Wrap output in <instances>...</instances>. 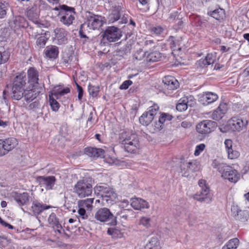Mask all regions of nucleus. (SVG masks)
I'll use <instances>...</instances> for the list:
<instances>
[{
    "label": "nucleus",
    "instance_id": "1",
    "mask_svg": "<svg viewBox=\"0 0 249 249\" xmlns=\"http://www.w3.org/2000/svg\"><path fill=\"white\" fill-rule=\"evenodd\" d=\"M120 142L128 153H135L139 148V141L137 135L130 132H123L120 134Z\"/></svg>",
    "mask_w": 249,
    "mask_h": 249
},
{
    "label": "nucleus",
    "instance_id": "2",
    "mask_svg": "<svg viewBox=\"0 0 249 249\" xmlns=\"http://www.w3.org/2000/svg\"><path fill=\"white\" fill-rule=\"evenodd\" d=\"M212 165L213 168L217 169L223 178L228 179L231 182L236 183L240 178V174L237 171L225 163L220 162L218 160H214Z\"/></svg>",
    "mask_w": 249,
    "mask_h": 249
},
{
    "label": "nucleus",
    "instance_id": "3",
    "mask_svg": "<svg viewBox=\"0 0 249 249\" xmlns=\"http://www.w3.org/2000/svg\"><path fill=\"white\" fill-rule=\"evenodd\" d=\"M86 22L81 25L79 31V35L81 37L86 38L84 30L86 27H89V29L96 30L101 28L105 23V18L99 15L88 12L86 15Z\"/></svg>",
    "mask_w": 249,
    "mask_h": 249
},
{
    "label": "nucleus",
    "instance_id": "4",
    "mask_svg": "<svg viewBox=\"0 0 249 249\" xmlns=\"http://www.w3.org/2000/svg\"><path fill=\"white\" fill-rule=\"evenodd\" d=\"M248 124L246 119L234 117L229 120L226 124L220 128L223 133L229 132H239L245 130Z\"/></svg>",
    "mask_w": 249,
    "mask_h": 249
},
{
    "label": "nucleus",
    "instance_id": "5",
    "mask_svg": "<svg viewBox=\"0 0 249 249\" xmlns=\"http://www.w3.org/2000/svg\"><path fill=\"white\" fill-rule=\"evenodd\" d=\"M26 80V74L24 72L18 73L14 78L12 88V98L13 99L19 100L23 97Z\"/></svg>",
    "mask_w": 249,
    "mask_h": 249
},
{
    "label": "nucleus",
    "instance_id": "6",
    "mask_svg": "<svg viewBox=\"0 0 249 249\" xmlns=\"http://www.w3.org/2000/svg\"><path fill=\"white\" fill-rule=\"evenodd\" d=\"M54 9L59 10L58 16L60 21L63 24L69 26L73 23L75 16L74 8L63 4L59 5V7H55Z\"/></svg>",
    "mask_w": 249,
    "mask_h": 249
},
{
    "label": "nucleus",
    "instance_id": "7",
    "mask_svg": "<svg viewBox=\"0 0 249 249\" xmlns=\"http://www.w3.org/2000/svg\"><path fill=\"white\" fill-rule=\"evenodd\" d=\"M92 188L91 183L85 178L78 180L74 185L73 192L79 198H84L91 196L92 193Z\"/></svg>",
    "mask_w": 249,
    "mask_h": 249
},
{
    "label": "nucleus",
    "instance_id": "8",
    "mask_svg": "<svg viewBox=\"0 0 249 249\" xmlns=\"http://www.w3.org/2000/svg\"><path fill=\"white\" fill-rule=\"evenodd\" d=\"M102 42H112L118 41L122 36L120 29L114 26L108 27L102 34Z\"/></svg>",
    "mask_w": 249,
    "mask_h": 249
},
{
    "label": "nucleus",
    "instance_id": "9",
    "mask_svg": "<svg viewBox=\"0 0 249 249\" xmlns=\"http://www.w3.org/2000/svg\"><path fill=\"white\" fill-rule=\"evenodd\" d=\"M179 168V172L181 175L185 177H188L191 174L199 170V163L196 160L184 161L180 163Z\"/></svg>",
    "mask_w": 249,
    "mask_h": 249
},
{
    "label": "nucleus",
    "instance_id": "10",
    "mask_svg": "<svg viewBox=\"0 0 249 249\" xmlns=\"http://www.w3.org/2000/svg\"><path fill=\"white\" fill-rule=\"evenodd\" d=\"M159 109V107L156 104L149 107L148 111L143 113L140 117L139 121L140 123L146 126L149 124L158 114Z\"/></svg>",
    "mask_w": 249,
    "mask_h": 249
},
{
    "label": "nucleus",
    "instance_id": "11",
    "mask_svg": "<svg viewBox=\"0 0 249 249\" xmlns=\"http://www.w3.org/2000/svg\"><path fill=\"white\" fill-rule=\"evenodd\" d=\"M216 125V123L210 120H204L196 125V130L199 134H207L213 131Z\"/></svg>",
    "mask_w": 249,
    "mask_h": 249
},
{
    "label": "nucleus",
    "instance_id": "12",
    "mask_svg": "<svg viewBox=\"0 0 249 249\" xmlns=\"http://www.w3.org/2000/svg\"><path fill=\"white\" fill-rule=\"evenodd\" d=\"M94 218L101 222L112 220L114 216L110 210L107 208L99 209L94 214Z\"/></svg>",
    "mask_w": 249,
    "mask_h": 249
},
{
    "label": "nucleus",
    "instance_id": "13",
    "mask_svg": "<svg viewBox=\"0 0 249 249\" xmlns=\"http://www.w3.org/2000/svg\"><path fill=\"white\" fill-rule=\"evenodd\" d=\"M36 179L39 184L44 186L47 190L52 189L56 181V178L54 176H38Z\"/></svg>",
    "mask_w": 249,
    "mask_h": 249
},
{
    "label": "nucleus",
    "instance_id": "14",
    "mask_svg": "<svg viewBox=\"0 0 249 249\" xmlns=\"http://www.w3.org/2000/svg\"><path fill=\"white\" fill-rule=\"evenodd\" d=\"M195 104V101L193 97H184L178 101L176 108L179 111H183L187 109L188 106L192 107Z\"/></svg>",
    "mask_w": 249,
    "mask_h": 249
},
{
    "label": "nucleus",
    "instance_id": "15",
    "mask_svg": "<svg viewBox=\"0 0 249 249\" xmlns=\"http://www.w3.org/2000/svg\"><path fill=\"white\" fill-rule=\"evenodd\" d=\"M195 200L209 203L212 201V195L210 192L209 188H205L201 190L200 194H196L193 196Z\"/></svg>",
    "mask_w": 249,
    "mask_h": 249
},
{
    "label": "nucleus",
    "instance_id": "16",
    "mask_svg": "<svg viewBox=\"0 0 249 249\" xmlns=\"http://www.w3.org/2000/svg\"><path fill=\"white\" fill-rule=\"evenodd\" d=\"M48 221L50 226L53 228L56 232L60 234L64 232L61 224L54 213H52L50 215Z\"/></svg>",
    "mask_w": 249,
    "mask_h": 249
},
{
    "label": "nucleus",
    "instance_id": "17",
    "mask_svg": "<svg viewBox=\"0 0 249 249\" xmlns=\"http://www.w3.org/2000/svg\"><path fill=\"white\" fill-rule=\"evenodd\" d=\"M54 40L58 45L66 44L67 42V32L63 28H57L54 30Z\"/></svg>",
    "mask_w": 249,
    "mask_h": 249
},
{
    "label": "nucleus",
    "instance_id": "18",
    "mask_svg": "<svg viewBox=\"0 0 249 249\" xmlns=\"http://www.w3.org/2000/svg\"><path fill=\"white\" fill-rule=\"evenodd\" d=\"M218 98V95L214 92H205L200 95L199 102L203 105L206 106L215 102Z\"/></svg>",
    "mask_w": 249,
    "mask_h": 249
},
{
    "label": "nucleus",
    "instance_id": "19",
    "mask_svg": "<svg viewBox=\"0 0 249 249\" xmlns=\"http://www.w3.org/2000/svg\"><path fill=\"white\" fill-rule=\"evenodd\" d=\"M12 196L17 204L20 206L27 205L29 203V195L26 192L19 193L14 192L12 193Z\"/></svg>",
    "mask_w": 249,
    "mask_h": 249
},
{
    "label": "nucleus",
    "instance_id": "20",
    "mask_svg": "<svg viewBox=\"0 0 249 249\" xmlns=\"http://www.w3.org/2000/svg\"><path fill=\"white\" fill-rule=\"evenodd\" d=\"M227 104L225 103H221L218 107L213 112L212 118L216 121L221 120L227 112Z\"/></svg>",
    "mask_w": 249,
    "mask_h": 249
},
{
    "label": "nucleus",
    "instance_id": "21",
    "mask_svg": "<svg viewBox=\"0 0 249 249\" xmlns=\"http://www.w3.org/2000/svg\"><path fill=\"white\" fill-rule=\"evenodd\" d=\"M162 82L164 88L169 90H174L179 87V83L178 80L171 76L164 77Z\"/></svg>",
    "mask_w": 249,
    "mask_h": 249
},
{
    "label": "nucleus",
    "instance_id": "22",
    "mask_svg": "<svg viewBox=\"0 0 249 249\" xmlns=\"http://www.w3.org/2000/svg\"><path fill=\"white\" fill-rule=\"evenodd\" d=\"M9 24L11 28L15 30L20 27H25L27 25L25 18L21 16L14 18L10 20Z\"/></svg>",
    "mask_w": 249,
    "mask_h": 249
},
{
    "label": "nucleus",
    "instance_id": "23",
    "mask_svg": "<svg viewBox=\"0 0 249 249\" xmlns=\"http://www.w3.org/2000/svg\"><path fill=\"white\" fill-rule=\"evenodd\" d=\"M131 206L135 210H141L149 208V203L145 200L140 198H133L131 201Z\"/></svg>",
    "mask_w": 249,
    "mask_h": 249
},
{
    "label": "nucleus",
    "instance_id": "24",
    "mask_svg": "<svg viewBox=\"0 0 249 249\" xmlns=\"http://www.w3.org/2000/svg\"><path fill=\"white\" fill-rule=\"evenodd\" d=\"M28 82L32 85V88L36 87L38 84V72L34 68H30L28 70Z\"/></svg>",
    "mask_w": 249,
    "mask_h": 249
},
{
    "label": "nucleus",
    "instance_id": "25",
    "mask_svg": "<svg viewBox=\"0 0 249 249\" xmlns=\"http://www.w3.org/2000/svg\"><path fill=\"white\" fill-rule=\"evenodd\" d=\"M85 153L90 157H102L104 156L105 151L101 148L88 147L85 148Z\"/></svg>",
    "mask_w": 249,
    "mask_h": 249
},
{
    "label": "nucleus",
    "instance_id": "26",
    "mask_svg": "<svg viewBox=\"0 0 249 249\" xmlns=\"http://www.w3.org/2000/svg\"><path fill=\"white\" fill-rule=\"evenodd\" d=\"M44 53L46 57L50 59H55L59 54L58 48L56 46H48L46 47Z\"/></svg>",
    "mask_w": 249,
    "mask_h": 249
},
{
    "label": "nucleus",
    "instance_id": "27",
    "mask_svg": "<svg viewBox=\"0 0 249 249\" xmlns=\"http://www.w3.org/2000/svg\"><path fill=\"white\" fill-rule=\"evenodd\" d=\"M51 207H52L50 205L43 204L37 201H34L32 203L31 210L34 214H39L43 211L48 209Z\"/></svg>",
    "mask_w": 249,
    "mask_h": 249
},
{
    "label": "nucleus",
    "instance_id": "28",
    "mask_svg": "<svg viewBox=\"0 0 249 249\" xmlns=\"http://www.w3.org/2000/svg\"><path fill=\"white\" fill-rule=\"evenodd\" d=\"M70 92V89L69 88H62L61 86H56L50 92L53 94L56 99H59L61 97Z\"/></svg>",
    "mask_w": 249,
    "mask_h": 249
},
{
    "label": "nucleus",
    "instance_id": "29",
    "mask_svg": "<svg viewBox=\"0 0 249 249\" xmlns=\"http://www.w3.org/2000/svg\"><path fill=\"white\" fill-rule=\"evenodd\" d=\"M4 147L7 154L10 151L15 148L18 144V141L14 138H9L3 140Z\"/></svg>",
    "mask_w": 249,
    "mask_h": 249
},
{
    "label": "nucleus",
    "instance_id": "30",
    "mask_svg": "<svg viewBox=\"0 0 249 249\" xmlns=\"http://www.w3.org/2000/svg\"><path fill=\"white\" fill-rule=\"evenodd\" d=\"M121 7L119 6L115 7L107 17L108 21L110 23L119 20L121 16Z\"/></svg>",
    "mask_w": 249,
    "mask_h": 249
},
{
    "label": "nucleus",
    "instance_id": "31",
    "mask_svg": "<svg viewBox=\"0 0 249 249\" xmlns=\"http://www.w3.org/2000/svg\"><path fill=\"white\" fill-rule=\"evenodd\" d=\"M39 92L36 90L35 87H34L31 89H27L24 90L23 96L27 102H30L36 98Z\"/></svg>",
    "mask_w": 249,
    "mask_h": 249
},
{
    "label": "nucleus",
    "instance_id": "32",
    "mask_svg": "<svg viewBox=\"0 0 249 249\" xmlns=\"http://www.w3.org/2000/svg\"><path fill=\"white\" fill-rule=\"evenodd\" d=\"M215 60V56L212 53L208 54L204 59H201L198 61V65L202 68L213 64Z\"/></svg>",
    "mask_w": 249,
    "mask_h": 249
},
{
    "label": "nucleus",
    "instance_id": "33",
    "mask_svg": "<svg viewBox=\"0 0 249 249\" xmlns=\"http://www.w3.org/2000/svg\"><path fill=\"white\" fill-rule=\"evenodd\" d=\"M168 41L170 44V47L172 51L174 52L181 50V40L179 39H175L173 36H170Z\"/></svg>",
    "mask_w": 249,
    "mask_h": 249
},
{
    "label": "nucleus",
    "instance_id": "34",
    "mask_svg": "<svg viewBox=\"0 0 249 249\" xmlns=\"http://www.w3.org/2000/svg\"><path fill=\"white\" fill-rule=\"evenodd\" d=\"M146 249H160V241L158 237H153L146 245Z\"/></svg>",
    "mask_w": 249,
    "mask_h": 249
},
{
    "label": "nucleus",
    "instance_id": "35",
    "mask_svg": "<svg viewBox=\"0 0 249 249\" xmlns=\"http://www.w3.org/2000/svg\"><path fill=\"white\" fill-rule=\"evenodd\" d=\"M93 198L80 200L78 201V206L86 209L88 211H91L93 208Z\"/></svg>",
    "mask_w": 249,
    "mask_h": 249
},
{
    "label": "nucleus",
    "instance_id": "36",
    "mask_svg": "<svg viewBox=\"0 0 249 249\" xmlns=\"http://www.w3.org/2000/svg\"><path fill=\"white\" fill-rule=\"evenodd\" d=\"M161 54L159 52L155 51L149 53L146 57L147 62H156L160 60Z\"/></svg>",
    "mask_w": 249,
    "mask_h": 249
},
{
    "label": "nucleus",
    "instance_id": "37",
    "mask_svg": "<svg viewBox=\"0 0 249 249\" xmlns=\"http://www.w3.org/2000/svg\"><path fill=\"white\" fill-rule=\"evenodd\" d=\"M49 98L50 105L52 109L54 111H57L60 107L59 103L56 101L57 99L50 92L49 93Z\"/></svg>",
    "mask_w": 249,
    "mask_h": 249
},
{
    "label": "nucleus",
    "instance_id": "38",
    "mask_svg": "<svg viewBox=\"0 0 249 249\" xmlns=\"http://www.w3.org/2000/svg\"><path fill=\"white\" fill-rule=\"evenodd\" d=\"M239 242V239L237 238L231 239L223 247L222 249H236Z\"/></svg>",
    "mask_w": 249,
    "mask_h": 249
},
{
    "label": "nucleus",
    "instance_id": "39",
    "mask_svg": "<svg viewBox=\"0 0 249 249\" xmlns=\"http://www.w3.org/2000/svg\"><path fill=\"white\" fill-rule=\"evenodd\" d=\"M210 15L216 19L220 20L225 17V11L222 8H218L210 12Z\"/></svg>",
    "mask_w": 249,
    "mask_h": 249
},
{
    "label": "nucleus",
    "instance_id": "40",
    "mask_svg": "<svg viewBox=\"0 0 249 249\" xmlns=\"http://www.w3.org/2000/svg\"><path fill=\"white\" fill-rule=\"evenodd\" d=\"M108 186H107L106 184H100L96 185L94 189L95 193L103 197L104 196V194L108 190Z\"/></svg>",
    "mask_w": 249,
    "mask_h": 249
},
{
    "label": "nucleus",
    "instance_id": "41",
    "mask_svg": "<svg viewBox=\"0 0 249 249\" xmlns=\"http://www.w3.org/2000/svg\"><path fill=\"white\" fill-rule=\"evenodd\" d=\"M108 186H107L106 184H100L96 185L94 189L95 193L103 197L104 196V194L108 190Z\"/></svg>",
    "mask_w": 249,
    "mask_h": 249
},
{
    "label": "nucleus",
    "instance_id": "42",
    "mask_svg": "<svg viewBox=\"0 0 249 249\" xmlns=\"http://www.w3.org/2000/svg\"><path fill=\"white\" fill-rule=\"evenodd\" d=\"M139 224L148 229L151 227V219L148 217H142L140 220Z\"/></svg>",
    "mask_w": 249,
    "mask_h": 249
},
{
    "label": "nucleus",
    "instance_id": "43",
    "mask_svg": "<svg viewBox=\"0 0 249 249\" xmlns=\"http://www.w3.org/2000/svg\"><path fill=\"white\" fill-rule=\"evenodd\" d=\"M249 218V213L247 211H242L240 212L236 220L240 221L242 222H245L248 220Z\"/></svg>",
    "mask_w": 249,
    "mask_h": 249
},
{
    "label": "nucleus",
    "instance_id": "44",
    "mask_svg": "<svg viewBox=\"0 0 249 249\" xmlns=\"http://www.w3.org/2000/svg\"><path fill=\"white\" fill-rule=\"evenodd\" d=\"M117 197L116 194H112L111 195L103 197L102 199L104 202H106L107 204H112L115 202Z\"/></svg>",
    "mask_w": 249,
    "mask_h": 249
},
{
    "label": "nucleus",
    "instance_id": "45",
    "mask_svg": "<svg viewBox=\"0 0 249 249\" xmlns=\"http://www.w3.org/2000/svg\"><path fill=\"white\" fill-rule=\"evenodd\" d=\"M10 57V53L8 51H0V64H4L6 62Z\"/></svg>",
    "mask_w": 249,
    "mask_h": 249
},
{
    "label": "nucleus",
    "instance_id": "46",
    "mask_svg": "<svg viewBox=\"0 0 249 249\" xmlns=\"http://www.w3.org/2000/svg\"><path fill=\"white\" fill-rule=\"evenodd\" d=\"M88 91L90 95L93 97H96L99 92V88L89 84Z\"/></svg>",
    "mask_w": 249,
    "mask_h": 249
},
{
    "label": "nucleus",
    "instance_id": "47",
    "mask_svg": "<svg viewBox=\"0 0 249 249\" xmlns=\"http://www.w3.org/2000/svg\"><path fill=\"white\" fill-rule=\"evenodd\" d=\"M7 5V3L0 2V18H2L6 16Z\"/></svg>",
    "mask_w": 249,
    "mask_h": 249
},
{
    "label": "nucleus",
    "instance_id": "48",
    "mask_svg": "<svg viewBox=\"0 0 249 249\" xmlns=\"http://www.w3.org/2000/svg\"><path fill=\"white\" fill-rule=\"evenodd\" d=\"M172 116L167 113H163L161 114V115L159 118V122H160L162 124H163V123L167 121H170L172 120Z\"/></svg>",
    "mask_w": 249,
    "mask_h": 249
},
{
    "label": "nucleus",
    "instance_id": "49",
    "mask_svg": "<svg viewBox=\"0 0 249 249\" xmlns=\"http://www.w3.org/2000/svg\"><path fill=\"white\" fill-rule=\"evenodd\" d=\"M162 124L160 122H159V120H158V122L155 121L154 124H152V128L151 129V131L152 133L159 131L162 128Z\"/></svg>",
    "mask_w": 249,
    "mask_h": 249
},
{
    "label": "nucleus",
    "instance_id": "50",
    "mask_svg": "<svg viewBox=\"0 0 249 249\" xmlns=\"http://www.w3.org/2000/svg\"><path fill=\"white\" fill-rule=\"evenodd\" d=\"M205 147L206 145L204 143H200L196 145L194 152V155L195 156H199L200 154V153L204 151Z\"/></svg>",
    "mask_w": 249,
    "mask_h": 249
},
{
    "label": "nucleus",
    "instance_id": "51",
    "mask_svg": "<svg viewBox=\"0 0 249 249\" xmlns=\"http://www.w3.org/2000/svg\"><path fill=\"white\" fill-rule=\"evenodd\" d=\"M47 38L45 36L39 37L36 40V44L39 47H43L46 43Z\"/></svg>",
    "mask_w": 249,
    "mask_h": 249
},
{
    "label": "nucleus",
    "instance_id": "52",
    "mask_svg": "<svg viewBox=\"0 0 249 249\" xmlns=\"http://www.w3.org/2000/svg\"><path fill=\"white\" fill-rule=\"evenodd\" d=\"M228 155V158L230 159H235L237 158L239 155V153L233 149L229 150L227 152Z\"/></svg>",
    "mask_w": 249,
    "mask_h": 249
},
{
    "label": "nucleus",
    "instance_id": "53",
    "mask_svg": "<svg viewBox=\"0 0 249 249\" xmlns=\"http://www.w3.org/2000/svg\"><path fill=\"white\" fill-rule=\"evenodd\" d=\"M145 54V52L140 50L135 53L134 58L137 60H142L144 58Z\"/></svg>",
    "mask_w": 249,
    "mask_h": 249
},
{
    "label": "nucleus",
    "instance_id": "54",
    "mask_svg": "<svg viewBox=\"0 0 249 249\" xmlns=\"http://www.w3.org/2000/svg\"><path fill=\"white\" fill-rule=\"evenodd\" d=\"M231 211L232 214L235 219L238 216L240 212H241L242 211V210H241L239 209V208L237 206H235V205H233L231 207Z\"/></svg>",
    "mask_w": 249,
    "mask_h": 249
},
{
    "label": "nucleus",
    "instance_id": "55",
    "mask_svg": "<svg viewBox=\"0 0 249 249\" xmlns=\"http://www.w3.org/2000/svg\"><path fill=\"white\" fill-rule=\"evenodd\" d=\"M163 31V29L160 26L154 27L151 28V32L157 35H160Z\"/></svg>",
    "mask_w": 249,
    "mask_h": 249
},
{
    "label": "nucleus",
    "instance_id": "56",
    "mask_svg": "<svg viewBox=\"0 0 249 249\" xmlns=\"http://www.w3.org/2000/svg\"><path fill=\"white\" fill-rule=\"evenodd\" d=\"M224 144L225 145V147H226L227 152L233 149L232 148V142L231 140L226 139L225 141Z\"/></svg>",
    "mask_w": 249,
    "mask_h": 249
},
{
    "label": "nucleus",
    "instance_id": "57",
    "mask_svg": "<svg viewBox=\"0 0 249 249\" xmlns=\"http://www.w3.org/2000/svg\"><path fill=\"white\" fill-rule=\"evenodd\" d=\"M132 84V82L131 80H126L120 86V89H128L129 86Z\"/></svg>",
    "mask_w": 249,
    "mask_h": 249
},
{
    "label": "nucleus",
    "instance_id": "58",
    "mask_svg": "<svg viewBox=\"0 0 249 249\" xmlns=\"http://www.w3.org/2000/svg\"><path fill=\"white\" fill-rule=\"evenodd\" d=\"M39 104L37 102H34L31 104H30L28 107V109L36 110L37 108L39 107Z\"/></svg>",
    "mask_w": 249,
    "mask_h": 249
},
{
    "label": "nucleus",
    "instance_id": "59",
    "mask_svg": "<svg viewBox=\"0 0 249 249\" xmlns=\"http://www.w3.org/2000/svg\"><path fill=\"white\" fill-rule=\"evenodd\" d=\"M178 17V15L177 12L171 13L169 16L168 20L170 22H175L176 21V19Z\"/></svg>",
    "mask_w": 249,
    "mask_h": 249
},
{
    "label": "nucleus",
    "instance_id": "60",
    "mask_svg": "<svg viewBox=\"0 0 249 249\" xmlns=\"http://www.w3.org/2000/svg\"><path fill=\"white\" fill-rule=\"evenodd\" d=\"M3 143V140H0V156H2L6 154V151L5 150Z\"/></svg>",
    "mask_w": 249,
    "mask_h": 249
},
{
    "label": "nucleus",
    "instance_id": "61",
    "mask_svg": "<svg viewBox=\"0 0 249 249\" xmlns=\"http://www.w3.org/2000/svg\"><path fill=\"white\" fill-rule=\"evenodd\" d=\"M77 91L78 92V98L79 100H81L82 97H83V89L81 86H80L79 85L77 84Z\"/></svg>",
    "mask_w": 249,
    "mask_h": 249
},
{
    "label": "nucleus",
    "instance_id": "62",
    "mask_svg": "<svg viewBox=\"0 0 249 249\" xmlns=\"http://www.w3.org/2000/svg\"><path fill=\"white\" fill-rule=\"evenodd\" d=\"M198 184L199 187L201 188V190L205 188H209L206 184V181L204 179H200L198 181Z\"/></svg>",
    "mask_w": 249,
    "mask_h": 249
},
{
    "label": "nucleus",
    "instance_id": "63",
    "mask_svg": "<svg viewBox=\"0 0 249 249\" xmlns=\"http://www.w3.org/2000/svg\"><path fill=\"white\" fill-rule=\"evenodd\" d=\"M79 207V209L78 211L79 214L80 216H82V218L83 219L85 218L86 217H87V216L86 215L85 209L83 207Z\"/></svg>",
    "mask_w": 249,
    "mask_h": 249
},
{
    "label": "nucleus",
    "instance_id": "64",
    "mask_svg": "<svg viewBox=\"0 0 249 249\" xmlns=\"http://www.w3.org/2000/svg\"><path fill=\"white\" fill-rule=\"evenodd\" d=\"M126 211V210L121 211L120 213H117V215L119 216L121 218H124V219H126L128 216L124 213Z\"/></svg>",
    "mask_w": 249,
    "mask_h": 249
}]
</instances>
